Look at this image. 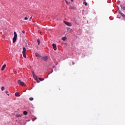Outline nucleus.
I'll list each match as a JSON object with an SVG mask.
<instances>
[{
	"label": "nucleus",
	"mask_w": 125,
	"mask_h": 125,
	"mask_svg": "<svg viewBox=\"0 0 125 125\" xmlns=\"http://www.w3.org/2000/svg\"><path fill=\"white\" fill-rule=\"evenodd\" d=\"M16 40H17V33H16V32H14V37L13 39V42L14 43L16 42Z\"/></svg>",
	"instance_id": "1"
},
{
	"label": "nucleus",
	"mask_w": 125,
	"mask_h": 125,
	"mask_svg": "<svg viewBox=\"0 0 125 125\" xmlns=\"http://www.w3.org/2000/svg\"><path fill=\"white\" fill-rule=\"evenodd\" d=\"M18 83H19L20 85H21V86H26V84L24 82L21 81V80L18 81Z\"/></svg>",
	"instance_id": "2"
},
{
	"label": "nucleus",
	"mask_w": 125,
	"mask_h": 125,
	"mask_svg": "<svg viewBox=\"0 0 125 125\" xmlns=\"http://www.w3.org/2000/svg\"><path fill=\"white\" fill-rule=\"evenodd\" d=\"M22 54L24 58H26V48L23 47V51H22Z\"/></svg>",
	"instance_id": "3"
},
{
	"label": "nucleus",
	"mask_w": 125,
	"mask_h": 125,
	"mask_svg": "<svg viewBox=\"0 0 125 125\" xmlns=\"http://www.w3.org/2000/svg\"><path fill=\"white\" fill-rule=\"evenodd\" d=\"M63 23L65 24V25H67V26H68L69 27H72V23L70 22H69L68 21H64Z\"/></svg>",
	"instance_id": "4"
},
{
	"label": "nucleus",
	"mask_w": 125,
	"mask_h": 125,
	"mask_svg": "<svg viewBox=\"0 0 125 125\" xmlns=\"http://www.w3.org/2000/svg\"><path fill=\"white\" fill-rule=\"evenodd\" d=\"M41 59L44 61H46V60H48V56H45L44 57L41 56Z\"/></svg>",
	"instance_id": "5"
},
{
	"label": "nucleus",
	"mask_w": 125,
	"mask_h": 125,
	"mask_svg": "<svg viewBox=\"0 0 125 125\" xmlns=\"http://www.w3.org/2000/svg\"><path fill=\"white\" fill-rule=\"evenodd\" d=\"M33 77L34 80H35V81L37 82V83H40V82H39V80H38V77L37 76V75H36V74H34V75H33Z\"/></svg>",
	"instance_id": "6"
},
{
	"label": "nucleus",
	"mask_w": 125,
	"mask_h": 125,
	"mask_svg": "<svg viewBox=\"0 0 125 125\" xmlns=\"http://www.w3.org/2000/svg\"><path fill=\"white\" fill-rule=\"evenodd\" d=\"M52 46H53V47L54 50H56L57 49V47H56V44L53 43V44H52Z\"/></svg>",
	"instance_id": "7"
},
{
	"label": "nucleus",
	"mask_w": 125,
	"mask_h": 125,
	"mask_svg": "<svg viewBox=\"0 0 125 125\" xmlns=\"http://www.w3.org/2000/svg\"><path fill=\"white\" fill-rule=\"evenodd\" d=\"M119 13L121 15V16H122V17L123 18H124V19H125V14H124V13H122V12H121V11L119 12Z\"/></svg>",
	"instance_id": "8"
},
{
	"label": "nucleus",
	"mask_w": 125,
	"mask_h": 125,
	"mask_svg": "<svg viewBox=\"0 0 125 125\" xmlns=\"http://www.w3.org/2000/svg\"><path fill=\"white\" fill-rule=\"evenodd\" d=\"M6 67V64H4L3 65H2V66L1 68V71H3V70H4V69H5Z\"/></svg>",
	"instance_id": "9"
},
{
	"label": "nucleus",
	"mask_w": 125,
	"mask_h": 125,
	"mask_svg": "<svg viewBox=\"0 0 125 125\" xmlns=\"http://www.w3.org/2000/svg\"><path fill=\"white\" fill-rule=\"evenodd\" d=\"M35 56H37V57H39L40 58H41L42 57L38 53H35Z\"/></svg>",
	"instance_id": "10"
},
{
	"label": "nucleus",
	"mask_w": 125,
	"mask_h": 125,
	"mask_svg": "<svg viewBox=\"0 0 125 125\" xmlns=\"http://www.w3.org/2000/svg\"><path fill=\"white\" fill-rule=\"evenodd\" d=\"M15 96L18 97H19V96H20V93H19V92H16L15 93Z\"/></svg>",
	"instance_id": "11"
},
{
	"label": "nucleus",
	"mask_w": 125,
	"mask_h": 125,
	"mask_svg": "<svg viewBox=\"0 0 125 125\" xmlns=\"http://www.w3.org/2000/svg\"><path fill=\"white\" fill-rule=\"evenodd\" d=\"M120 6H121V8L122 9H123V10H125V6L124 5L121 4Z\"/></svg>",
	"instance_id": "12"
},
{
	"label": "nucleus",
	"mask_w": 125,
	"mask_h": 125,
	"mask_svg": "<svg viewBox=\"0 0 125 125\" xmlns=\"http://www.w3.org/2000/svg\"><path fill=\"white\" fill-rule=\"evenodd\" d=\"M37 42L38 43V45H40V43H41V40H40V39H37Z\"/></svg>",
	"instance_id": "13"
},
{
	"label": "nucleus",
	"mask_w": 125,
	"mask_h": 125,
	"mask_svg": "<svg viewBox=\"0 0 125 125\" xmlns=\"http://www.w3.org/2000/svg\"><path fill=\"white\" fill-rule=\"evenodd\" d=\"M28 114V112L24 111H23V115H27Z\"/></svg>",
	"instance_id": "14"
},
{
	"label": "nucleus",
	"mask_w": 125,
	"mask_h": 125,
	"mask_svg": "<svg viewBox=\"0 0 125 125\" xmlns=\"http://www.w3.org/2000/svg\"><path fill=\"white\" fill-rule=\"evenodd\" d=\"M39 80H40V81H41V82H42V81H44V79L42 78H39Z\"/></svg>",
	"instance_id": "15"
},
{
	"label": "nucleus",
	"mask_w": 125,
	"mask_h": 125,
	"mask_svg": "<svg viewBox=\"0 0 125 125\" xmlns=\"http://www.w3.org/2000/svg\"><path fill=\"white\" fill-rule=\"evenodd\" d=\"M29 100H30V101H33L34 100V98H33V97H30V98H29Z\"/></svg>",
	"instance_id": "16"
},
{
	"label": "nucleus",
	"mask_w": 125,
	"mask_h": 125,
	"mask_svg": "<svg viewBox=\"0 0 125 125\" xmlns=\"http://www.w3.org/2000/svg\"><path fill=\"white\" fill-rule=\"evenodd\" d=\"M65 0V2H66V4H70V2L67 1L66 0Z\"/></svg>",
	"instance_id": "17"
},
{
	"label": "nucleus",
	"mask_w": 125,
	"mask_h": 125,
	"mask_svg": "<svg viewBox=\"0 0 125 125\" xmlns=\"http://www.w3.org/2000/svg\"><path fill=\"white\" fill-rule=\"evenodd\" d=\"M4 86H2L1 88V89L2 90V91H3V90H4Z\"/></svg>",
	"instance_id": "18"
},
{
	"label": "nucleus",
	"mask_w": 125,
	"mask_h": 125,
	"mask_svg": "<svg viewBox=\"0 0 125 125\" xmlns=\"http://www.w3.org/2000/svg\"><path fill=\"white\" fill-rule=\"evenodd\" d=\"M67 38H66V37H63L62 38V41H65V40Z\"/></svg>",
	"instance_id": "19"
},
{
	"label": "nucleus",
	"mask_w": 125,
	"mask_h": 125,
	"mask_svg": "<svg viewBox=\"0 0 125 125\" xmlns=\"http://www.w3.org/2000/svg\"><path fill=\"white\" fill-rule=\"evenodd\" d=\"M83 4H84V5L85 6L87 5V3L86 2H83Z\"/></svg>",
	"instance_id": "20"
},
{
	"label": "nucleus",
	"mask_w": 125,
	"mask_h": 125,
	"mask_svg": "<svg viewBox=\"0 0 125 125\" xmlns=\"http://www.w3.org/2000/svg\"><path fill=\"white\" fill-rule=\"evenodd\" d=\"M32 74L33 76H34V75H36V74H35V72H34V71H32Z\"/></svg>",
	"instance_id": "21"
},
{
	"label": "nucleus",
	"mask_w": 125,
	"mask_h": 125,
	"mask_svg": "<svg viewBox=\"0 0 125 125\" xmlns=\"http://www.w3.org/2000/svg\"><path fill=\"white\" fill-rule=\"evenodd\" d=\"M24 20H28V17H25Z\"/></svg>",
	"instance_id": "22"
},
{
	"label": "nucleus",
	"mask_w": 125,
	"mask_h": 125,
	"mask_svg": "<svg viewBox=\"0 0 125 125\" xmlns=\"http://www.w3.org/2000/svg\"><path fill=\"white\" fill-rule=\"evenodd\" d=\"M5 93H6V94H7V95L9 96V94H8V91H6Z\"/></svg>",
	"instance_id": "23"
},
{
	"label": "nucleus",
	"mask_w": 125,
	"mask_h": 125,
	"mask_svg": "<svg viewBox=\"0 0 125 125\" xmlns=\"http://www.w3.org/2000/svg\"><path fill=\"white\" fill-rule=\"evenodd\" d=\"M17 117L18 118H19V117H21V115L20 114H17Z\"/></svg>",
	"instance_id": "24"
},
{
	"label": "nucleus",
	"mask_w": 125,
	"mask_h": 125,
	"mask_svg": "<svg viewBox=\"0 0 125 125\" xmlns=\"http://www.w3.org/2000/svg\"><path fill=\"white\" fill-rule=\"evenodd\" d=\"M32 18H33V17H31L29 19V20H32Z\"/></svg>",
	"instance_id": "25"
},
{
	"label": "nucleus",
	"mask_w": 125,
	"mask_h": 125,
	"mask_svg": "<svg viewBox=\"0 0 125 125\" xmlns=\"http://www.w3.org/2000/svg\"><path fill=\"white\" fill-rule=\"evenodd\" d=\"M14 74H17V71H14Z\"/></svg>",
	"instance_id": "26"
},
{
	"label": "nucleus",
	"mask_w": 125,
	"mask_h": 125,
	"mask_svg": "<svg viewBox=\"0 0 125 125\" xmlns=\"http://www.w3.org/2000/svg\"><path fill=\"white\" fill-rule=\"evenodd\" d=\"M22 34H25V31L24 30L22 31Z\"/></svg>",
	"instance_id": "27"
},
{
	"label": "nucleus",
	"mask_w": 125,
	"mask_h": 125,
	"mask_svg": "<svg viewBox=\"0 0 125 125\" xmlns=\"http://www.w3.org/2000/svg\"><path fill=\"white\" fill-rule=\"evenodd\" d=\"M72 64H73V65H74L75 64V62H73Z\"/></svg>",
	"instance_id": "28"
},
{
	"label": "nucleus",
	"mask_w": 125,
	"mask_h": 125,
	"mask_svg": "<svg viewBox=\"0 0 125 125\" xmlns=\"http://www.w3.org/2000/svg\"><path fill=\"white\" fill-rule=\"evenodd\" d=\"M71 1H74V0H71Z\"/></svg>",
	"instance_id": "29"
}]
</instances>
